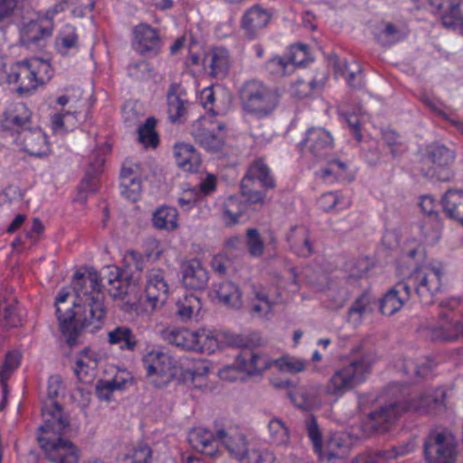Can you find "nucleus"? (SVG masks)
Segmentation results:
<instances>
[{
  "label": "nucleus",
  "instance_id": "nucleus-24",
  "mask_svg": "<svg viewBox=\"0 0 463 463\" xmlns=\"http://www.w3.org/2000/svg\"><path fill=\"white\" fill-rule=\"evenodd\" d=\"M234 364L236 368L250 375H258L272 365V361L263 354L251 349L241 350L236 356Z\"/></svg>",
  "mask_w": 463,
  "mask_h": 463
},
{
  "label": "nucleus",
  "instance_id": "nucleus-45",
  "mask_svg": "<svg viewBox=\"0 0 463 463\" xmlns=\"http://www.w3.org/2000/svg\"><path fill=\"white\" fill-rule=\"evenodd\" d=\"M99 360L100 355L97 352L90 348L83 349L75 363V374L81 379V373L88 374L90 370H95Z\"/></svg>",
  "mask_w": 463,
  "mask_h": 463
},
{
  "label": "nucleus",
  "instance_id": "nucleus-64",
  "mask_svg": "<svg viewBox=\"0 0 463 463\" xmlns=\"http://www.w3.org/2000/svg\"><path fill=\"white\" fill-rule=\"evenodd\" d=\"M290 67L289 62L288 59H285L283 57L276 56L272 59H270L266 63V70L273 75L277 76H285L287 75L289 71L288 68Z\"/></svg>",
  "mask_w": 463,
  "mask_h": 463
},
{
  "label": "nucleus",
  "instance_id": "nucleus-63",
  "mask_svg": "<svg viewBox=\"0 0 463 463\" xmlns=\"http://www.w3.org/2000/svg\"><path fill=\"white\" fill-rule=\"evenodd\" d=\"M272 364L278 366L280 371L288 373H298L305 370L303 361L292 357H282L272 361Z\"/></svg>",
  "mask_w": 463,
  "mask_h": 463
},
{
  "label": "nucleus",
  "instance_id": "nucleus-3",
  "mask_svg": "<svg viewBox=\"0 0 463 463\" xmlns=\"http://www.w3.org/2000/svg\"><path fill=\"white\" fill-rule=\"evenodd\" d=\"M374 361V356L369 352H364L350 359L347 364L335 371L326 384V393L341 396L364 383L371 373Z\"/></svg>",
  "mask_w": 463,
  "mask_h": 463
},
{
  "label": "nucleus",
  "instance_id": "nucleus-23",
  "mask_svg": "<svg viewBox=\"0 0 463 463\" xmlns=\"http://www.w3.org/2000/svg\"><path fill=\"white\" fill-rule=\"evenodd\" d=\"M167 114L172 123H183L188 115L185 91L177 83H172L166 92Z\"/></svg>",
  "mask_w": 463,
  "mask_h": 463
},
{
  "label": "nucleus",
  "instance_id": "nucleus-39",
  "mask_svg": "<svg viewBox=\"0 0 463 463\" xmlns=\"http://www.w3.org/2000/svg\"><path fill=\"white\" fill-rule=\"evenodd\" d=\"M203 61L208 63L214 77H224L229 71V52L224 48H213L204 55Z\"/></svg>",
  "mask_w": 463,
  "mask_h": 463
},
{
  "label": "nucleus",
  "instance_id": "nucleus-8",
  "mask_svg": "<svg viewBox=\"0 0 463 463\" xmlns=\"http://www.w3.org/2000/svg\"><path fill=\"white\" fill-rule=\"evenodd\" d=\"M442 278V267L429 263L411 269L403 281L410 287V290L412 291L413 288L422 304L430 305L436 294L441 289Z\"/></svg>",
  "mask_w": 463,
  "mask_h": 463
},
{
  "label": "nucleus",
  "instance_id": "nucleus-51",
  "mask_svg": "<svg viewBox=\"0 0 463 463\" xmlns=\"http://www.w3.org/2000/svg\"><path fill=\"white\" fill-rule=\"evenodd\" d=\"M305 427L307 436L312 442L314 451L319 457H322L324 453L323 436L316 418L313 416L308 417L305 421Z\"/></svg>",
  "mask_w": 463,
  "mask_h": 463
},
{
  "label": "nucleus",
  "instance_id": "nucleus-22",
  "mask_svg": "<svg viewBox=\"0 0 463 463\" xmlns=\"http://www.w3.org/2000/svg\"><path fill=\"white\" fill-rule=\"evenodd\" d=\"M140 165L126 160L120 173V191L129 201L136 202L141 192Z\"/></svg>",
  "mask_w": 463,
  "mask_h": 463
},
{
  "label": "nucleus",
  "instance_id": "nucleus-9",
  "mask_svg": "<svg viewBox=\"0 0 463 463\" xmlns=\"http://www.w3.org/2000/svg\"><path fill=\"white\" fill-rule=\"evenodd\" d=\"M103 279L108 284V293L114 301L122 302V309L129 312L136 308V298H132L138 278L120 270L116 266H107L103 269Z\"/></svg>",
  "mask_w": 463,
  "mask_h": 463
},
{
  "label": "nucleus",
  "instance_id": "nucleus-11",
  "mask_svg": "<svg viewBox=\"0 0 463 463\" xmlns=\"http://www.w3.org/2000/svg\"><path fill=\"white\" fill-rule=\"evenodd\" d=\"M162 335L168 344L184 350L210 353L217 345L216 339L204 329L190 331L184 327L166 328Z\"/></svg>",
  "mask_w": 463,
  "mask_h": 463
},
{
  "label": "nucleus",
  "instance_id": "nucleus-37",
  "mask_svg": "<svg viewBox=\"0 0 463 463\" xmlns=\"http://www.w3.org/2000/svg\"><path fill=\"white\" fill-rule=\"evenodd\" d=\"M351 443L349 439L341 433H335L328 439L326 447L324 448V453L320 458H326L328 461L338 458H345L350 452Z\"/></svg>",
  "mask_w": 463,
  "mask_h": 463
},
{
  "label": "nucleus",
  "instance_id": "nucleus-26",
  "mask_svg": "<svg viewBox=\"0 0 463 463\" xmlns=\"http://www.w3.org/2000/svg\"><path fill=\"white\" fill-rule=\"evenodd\" d=\"M182 283L186 288L194 290H203L206 288L209 280V275L202 263L192 259L182 264Z\"/></svg>",
  "mask_w": 463,
  "mask_h": 463
},
{
  "label": "nucleus",
  "instance_id": "nucleus-59",
  "mask_svg": "<svg viewBox=\"0 0 463 463\" xmlns=\"http://www.w3.org/2000/svg\"><path fill=\"white\" fill-rule=\"evenodd\" d=\"M275 455L269 450L247 449V452L239 459L241 463H274Z\"/></svg>",
  "mask_w": 463,
  "mask_h": 463
},
{
  "label": "nucleus",
  "instance_id": "nucleus-6",
  "mask_svg": "<svg viewBox=\"0 0 463 463\" xmlns=\"http://www.w3.org/2000/svg\"><path fill=\"white\" fill-rule=\"evenodd\" d=\"M239 97L242 109L258 118L269 115L279 101L277 89L257 80L245 81L240 89Z\"/></svg>",
  "mask_w": 463,
  "mask_h": 463
},
{
  "label": "nucleus",
  "instance_id": "nucleus-19",
  "mask_svg": "<svg viewBox=\"0 0 463 463\" xmlns=\"http://www.w3.org/2000/svg\"><path fill=\"white\" fill-rule=\"evenodd\" d=\"M434 14L439 15L441 24L447 29H463L462 3L449 0H429Z\"/></svg>",
  "mask_w": 463,
  "mask_h": 463
},
{
  "label": "nucleus",
  "instance_id": "nucleus-56",
  "mask_svg": "<svg viewBox=\"0 0 463 463\" xmlns=\"http://www.w3.org/2000/svg\"><path fill=\"white\" fill-rule=\"evenodd\" d=\"M246 245L250 256L259 258L264 251V241L257 229L250 228L246 232Z\"/></svg>",
  "mask_w": 463,
  "mask_h": 463
},
{
  "label": "nucleus",
  "instance_id": "nucleus-54",
  "mask_svg": "<svg viewBox=\"0 0 463 463\" xmlns=\"http://www.w3.org/2000/svg\"><path fill=\"white\" fill-rule=\"evenodd\" d=\"M294 403L305 411L312 410L319 405L318 398L312 390H300L291 396Z\"/></svg>",
  "mask_w": 463,
  "mask_h": 463
},
{
  "label": "nucleus",
  "instance_id": "nucleus-40",
  "mask_svg": "<svg viewBox=\"0 0 463 463\" xmlns=\"http://www.w3.org/2000/svg\"><path fill=\"white\" fill-rule=\"evenodd\" d=\"M160 45L157 31H134L133 47L142 54L156 53Z\"/></svg>",
  "mask_w": 463,
  "mask_h": 463
},
{
  "label": "nucleus",
  "instance_id": "nucleus-18",
  "mask_svg": "<svg viewBox=\"0 0 463 463\" xmlns=\"http://www.w3.org/2000/svg\"><path fill=\"white\" fill-rule=\"evenodd\" d=\"M331 134L322 128H311L300 143L302 154L309 153L316 158H325L333 148Z\"/></svg>",
  "mask_w": 463,
  "mask_h": 463
},
{
  "label": "nucleus",
  "instance_id": "nucleus-62",
  "mask_svg": "<svg viewBox=\"0 0 463 463\" xmlns=\"http://www.w3.org/2000/svg\"><path fill=\"white\" fill-rule=\"evenodd\" d=\"M400 367L402 373L408 376L415 375L418 377H424L431 371V365L430 364L425 363L419 364L411 359H404Z\"/></svg>",
  "mask_w": 463,
  "mask_h": 463
},
{
  "label": "nucleus",
  "instance_id": "nucleus-12",
  "mask_svg": "<svg viewBox=\"0 0 463 463\" xmlns=\"http://www.w3.org/2000/svg\"><path fill=\"white\" fill-rule=\"evenodd\" d=\"M269 189L275 187V180L263 159L255 160L241 183V194L250 203H262L265 194L256 189L257 184Z\"/></svg>",
  "mask_w": 463,
  "mask_h": 463
},
{
  "label": "nucleus",
  "instance_id": "nucleus-10",
  "mask_svg": "<svg viewBox=\"0 0 463 463\" xmlns=\"http://www.w3.org/2000/svg\"><path fill=\"white\" fill-rule=\"evenodd\" d=\"M142 364L146 375L153 378L157 387L168 384L177 373L174 358L161 347L147 349L143 354Z\"/></svg>",
  "mask_w": 463,
  "mask_h": 463
},
{
  "label": "nucleus",
  "instance_id": "nucleus-42",
  "mask_svg": "<svg viewBox=\"0 0 463 463\" xmlns=\"http://www.w3.org/2000/svg\"><path fill=\"white\" fill-rule=\"evenodd\" d=\"M214 292L220 302L226 306L240 308L242 306L241 293L232 281H222L215 286Z\"/></svg>",
  "mask_w": 463,
  "mask_h": 463
},
{
  "label": "nucleus",
  "instance_id": "nucleus-30",
  "mask_svg": "<svg viewBox=\"0 0 463 463\" xmlns=\"http://www.w3.org/2000/svg\"><path fill=\"white\" fill-rule=\"evenodd\" d=\"M329 60L332 61L335 73L345 77L351 88L360 90L364 86L363 70L355 61H341L335 53L329 56Z\"/></svg>",
  "mask_w": 463,
  "mask_h": 463
},
{
  "label": "nucleus",
  "instance_id": "nucleus-7",
  "mask_svg": "<svg viewBox=\"0 0 463 463\" xmlns=\"http://www.w3.org/2000/svg\"><path fill=\"white\" fill-rule=\"evenodd\" d=\"M422 453L426 463H456L458 440L450 430L433 428L423 439Z\"/></svg>",
  "mask_w": 463,
  "mask_h": 463
},
{
  "label": "nucleus",
  "instance_id": "nucleus-55",
  "mask_svg": "<svg viewBox=\"0 0 463 463\" xmlns=\"http://www.w3.org/2000/svg\"><path fill=\"white\" fill-rule=\"evenodd\" d=\"M270 439L277 445L286 444L289 440L288 428L284 422L277 418L272 419L269 424Z\"/></svg>",
  "mask_w": 463,
  "mask_h": 463
},
{
  "label": "nucleus",
  "instance_id": "nucleus-25",
  "mask_svg": "<svg viewBox=\"0 0 463 463\" xmlns=\"http://www.w3.org/2000/svg\"><path fill=\"white\" fill-rule=\"evenodd\" d=\"M411 296L410 287L403 280L399 281L380 300V311L383 315L392 316L404 306Z\"/></svg>",
  "mask_w": 463,
  "mask_h": 463
},
{
  "label": "nucleus",
  "instance_id": "nucleus-16",
  "mask_svg": "<svg viewBox=\"0 0 463 463\" xmlns=\"http://www.w3.org/2000/svg\"><path fill=\"white\" fill-rule=\"evenodd\" d=\"M169 291L170 287L164 269L153 268L146 271L145 297L153 310L166 302Z\"/></svg>",
  "mask_w": 463,
  "mask_h": 463
},
{
  "label": "nucleus",
  "instance_id": "nucleus-36",
  "mask_svg": "<svg viewBox=\"0 0 463 463\" xmlns=\"http://www.w3.org/2000/svg\"><path fill=\"white\" fill-rule=\"evenodd\" d=\"M201 310L202 302L195 294H186L176 302V316L184 322L198 321L201 317Z\"/></svg>",
  "mask_w": 463,
  "mask_h": 463
},
{
  "label": "nucleus",
  "instance_id": "nucleus-50",
  "mask_svg": "<svg viewBox=\"0 0 463 463\" xmlns=\"http://www.w3.org/2000/svg\"><path fill=\"white\" fill-rule=\"evenodd\" d=\"M122 463H151L152 449L146 444H137L123 455Z\"/></svg>",
  "mask_w": 463,
  "mask_h": 463
},
{
  "label": "nucleus",
  "instance_id": "nucleus-52",
  "mask_svg": "<svg viewBox=\"0 0 463 463\" xmlns=\"http://www.w3.org/2000/svg\"><path fill=\"white\" fill-rule=\"evenodd\" d=\"M370 298L366 294H362L350 307L347 313V320L353 324L361 322L362 317L370 311Z\"/></svg>",
  "mask_w": 463,
  "mask_h": 463
},
{
  "label": "nucleus",
  "instance_id": "nucleus-15",
  "mask_svg": "<svg viewBox=\"0 0 463 463\" xmlns=\"http://www.w3.org/2000/svg\"><path fill=\"white\" fill-rule=\"evenodd\" d=\"M427 158L432 163L430 177L440 182H450L454 178L452 165L455 161V152L444 145L434 143L428 146Z\"/></svg>",
  "mask_w": 463,
  "mask_h": 463
},
{
  "label": "nucleus",
  "instance_id": "nucleus-33",
  "mask_svg": "<svg viewBox=\"0 0 463 463\" xmlns=\"http://www.w3.org/2000/svg\"><path fill=\"white\" fill-rule=\"evenodd\" d=\"M108 343L128 352H134L138 345L137 335L127 326H118L109 331Z\"/></svg>",
  "mask_w": 463,
  "mask_h": 463
},
{
  "label": "nucleus",
  "instance_id": "nucleus-35",
  "mask_svg": "<svg viewBox=\"0 0 463 463\" xmlns=\"http://www.w3.org/2000/svg\"><path fill=\"white\" fill-rule=\"evenodd\" d=\"M17 299L6 291L0 292V321L6 328L20 325L21 319L17 312Z\"/></svg>",
  "mask_w": 463,
  "mask_h": 463
},
{
  "label": "nucleus",
  "instance_id": "nucleus-60",
  "mask_svg": "<svg viewBox=\"0 0 463 463\" xmlns=\"http://www.w3.org/2000/svg\"><path fill=\"white\" fill-rule=\"evenodd\" d=\"M124 268L122 270H127L128 274H133L134 271L141 272L144 269V258L141 253L136 250H128L123 259Z\"/></svg>",
  "mask_w": 463,
  "mask_h": 463
},
{
  "label": "nucleus",
  "instance_id": "nucleus-13",
  "mask_svg": "<svg viewBox=\"0 0 463 463\" xmlns=\"http://www.w3.org/2000/svg\"><path fill=\"white\" fill-rule=\"evenodd\" d=\"M402 413L404 411L400 402L380 405L367 414L364 430L368 435L383 434L391 430Z\"/></svg>",
  "mask_w": 463,
  "mask_h": 463
},
{
  "label": "nucleus",
  "instance_id": "nucleus-41",
  "mask_svg": "<svg viewBox=\"0 0 463 463\" xmlns=\"http://www.w3.org/2000/svg\"><path fill=\"white\" fill-rule=\"evenodd\" d=\"M178 212L175 207L160 206L152 216V223L158 230L175 231L178 227Z\"/></svg>",
  "mask_w": 463,
  "mask_h": 463
},
{
  "label": "nucleus",
  "instance_id": "nucleus-61",
  "mask_svg": "<svg viewBox=\"0 0 463 463\" xmlns=\"http://www.w3.org/2000/svg\"><path fill=\"white\" fill-rule=\"evenodd\" d=\"M402 260L410 265L412 266V269L416 267H419L420 265H427L428 263H425L426 260V250L425 248L422 245H417L416 247L403 252Z\"/></svg>",
  "mask_w": 463,
  "mask_h": 463
},
{
  "label": "nucleus",
  "instance_id": "nucleus-44",
  "mask_svg": "<svg viewBox=\"0 0 463 463\" xmlns=\"http://www.w3.org/2000/svg\"><path fill=\"white\" fill-rule=\"evenodd\" d=\"M247 294L252 300H258L259 303H251V310L259 316L267 315L272 308V303L269 300L268 295L261 287L250 283L247 288Z\"/></svg>",
  "mask_w": 463,
  "mask_h": 463
},
{
  "label": "nucleus",
  "instance_id": "nucleus-28",
  "mask_svg": "<svg viewBox=\"0 0 463 463\" xmlns=\"http://www.w3.org/2000/svg\"><path fill=\"white\" fill-rule=\"evenodd\" d=\"M446 392L437 390L434 394L423 393L410 400L402 401L404 412L428 413L443 405Z\"/></svg>",
  "mask_w": 463,
  "mask_h": 463
},
{
  "label": "nucleus",
  "instance_id": "nucleus-2",
  "mask_svg": "<svg viewBox=\"0 0 463 463\" xmlns=\"http://www.w3.org/2000/svg\"><path fill=\"white\" fill-rule=\"evenodd\" d=\"M188 441L192 447L210 457H215L223 446L236 459L247 452V440L242 434L229 435L225 430L219 429L213 434L211 430L203 428H195L190 431Z\"/></svg>",
  "mask_w": 463,
  "mask_h": 463
},
{
  "label": "nucleus",
  "instance_id": "nucleus-53",
  "mask_svg": "<svg viewBox=\"0 0 463 463\" xmlns=\"http://www.w3.org/2000/svg\"><path fill=\"white\" fill-rule=\"evenodd\" d=\"M287 59L290 67L305 66L312 60L308 47L303 43L292 44L288 49Z\"/></svg>",
  "mask_w": 463,
  "mask_h": 463
},
{
  "label": "nucleus",
  "instance_id": "nucleus-46",
  "mask_svg": "<svg viewBox=\"0 0 463 463\" xmlns=\"http://www.w3.org/2000/svg\"><path fill=\"white\" fill-rule=\"evenodd\" d=\"M51 35L52 31H23L20 42L27 49L35 52L45 47Z\"/></svg>",
  "mask_w": 463,
  "mask_h": 463
},
{
  "label": "nucleus",
  "instance_id": "nucleus-14",
  "mask_svg": "<svg viewBox=\"0 0 463 463\" xmlns=\"http://www.w3.org/2000/svg\"><path fill=\"white\" fill-rule=\"evenodd\" d=\"M41 433L37 439L49 461L52 463H79L80 451L74 443L61 437L52 439L47 436L49 433Z\"/></svg>",
  "mask_w": 463,
  "mask_h": 463
},
{
  "label": "nucleus",
  "instance_id": "nucleus-43",
  "mask_svg": "<svg viewBox=\"0 0 463 463\" xmlns=\"http://www.w3.org/2000/svg\"><path fill=\"white\" fill-rule=\"evenodd\" d=\"M104 159L100 158L95 165H90L87 170L86 175L83 178L80 187L78 199L84 203L87 200V194H93L98 189V175L101 173Z\"/></svg>",
  "mask_w": 463,
  "mask_h": 463
},
{
  "label": "nucleus",
  "instance_id": "nucleus-49",
  "mask_svg": "<svg viewBox=\"0 0 463 463\" xmlns=\"http://www.w3.org/2000/svg\"><path fill=\"white\" fill-rule=\"evenodd\" d=\"M244 212V205L237 196H230L223 204L222 219L226 225H232L238 222L239 218Z\"/></svg>",
  "mask_w": 463,
  "mask_h": 463
},
{
  "label": "nucleus",
  "instance_id": "nucleus-5",
  "mask_svg": "<svg viewBox=\"0 0 463 463\" xmlns=\"http://www.w3.org/2000/svg\"><path fill=\"white\" fill-rule=\"evenodd\" d=\"M65 395L64 385L59 375L48 380L47 395L43 402L42 415L43 424L38 428L40 432L61 435L69 427V416L64 413L60 399Z\"/></svg>",
  "mask_w": 463,
  "mask_h": 463
},
{
  "label": "nucleus",
  "instance_id": "nucleus-21",
  "mask_svg": "<svg viewBox=\"0 0 463 463\" xmlns=\"http://www.w3.org/2000/svg\"><path fill=\"white\" fill-rule=\"evenodd\" d=\"M191 134L197 144L210 152H218L224 145V136L216 134L213 124L207 120L194 122Z\"/></svg>",
  "mask_w": 463,
  "mask_h": 463
},
{
  "label": "nucleus",
  "instance_id": "nucleus-27",
  "mask_svg": "<svg viewBox=\"0 0 463 463\" xmlns=\"http://www.w3.org/2000/svg\"><path fill=\"white\" fill-rule=\"evenodd\" d=\"M446 307H449V313H440L439 325L430 327V330L434 339L451 341L463 335V323L450 316L453 308L450 302Z\"/></svg>",
  "mask_w": 463,
  "mask_h": 463
},
{
  "label": "nucleus",
  "instance_id": "nucleus-32",
  "mask_svg": "<svg viewBox=\"0 0 463 463\" xmlns=\"http://www.w3.org/2000/svg\"><path fill=\"white\" fill-rule=\"evenodd\" d=\"M441 205L448 218L463 226V190L449 189L441 197Z\"/></svg>",
  "mask_w": 463,
  "mask_h": 463
},
{
  "label": "nucleus",
  "instance_id": "nucleus-4",
  "mask_svg": "<svg viewBox=\"0 0 463 463\" xmlns=\"http://www.w3.org/2000/svg\"><path fill=\"white\" fill-rule=\"evenodd\" d=\"M53 76V69L47 60L37 57L17 61L7 76L9 83L18 85L17 92L29 94L46 84Z\"/></svg>",
  "mask_w": 463,
  "mask_h": 463
},
{
  "label": "nucleus",
  "instance_id": "nucleus-48",
  "mask_svg": "<svg viewBox=\"0 0 463 463\" xmlns=\"http://www.w3.org/2000/svg\"><path fill=\"white\" fill-rule=\"evenodd\" d=\"M127 379L115 376L112 380L99 381L96 385V394L100 401L109 402L112 398L113 392L125 388Z\"/></svg>",
  "mask_w": 463,
  "mask_h": 463
},
{
  "label": "nucleus",
  "instance_id": "nucleus-57",
  "mask_svg": "<svg viewBox=\"0 0 463 463\" xmlns=\"http://www.w3.org/2000/svg\"><path fill=\"white\" fill-rule=\"evenodd\" d=\"M324 80L325 77H323L319 81H317V80H312L309 81L298 80L292 87V93L298 99H304L309 96L313 92V90L317 89H321L324 85Z\"/></svg>",
  "mask_w": 463,
  "mask_h": 463
},
{
  "label": "nucleus",
  "instance_id": "nucleus-47",
  "mask_svg": "<svg viewBox=\"0 0 463 463\" xmlns=\"http://www.w3.org/2000/svg\"><path fill=\"white\" fill-rule=\"evenodd\" d=\"M156 120L155 118H148L145 124L137 128L138 141L145 147H156L159 142L158 135L155 130Z\"/></svg>",
  "mask_w": 463,
  "mask_h": 463
},
{
  "label": "nucleus",
  "instance_id": "nucleus-34",
  "mask_svg": "<svg viewBox=\"0 0 463 463\" xmlns=\"http://www.w3.org/2000/svg\"><path fill=\"white\" fill-rule=\"evenodd\" d=\"M287 240L290 249L300 257H309L313 253V246L310 241L309 232L305 227H292Z\"/></svg>",
  "mask_w": 463,
  "mask_h": 463
},
{
  "label": "nucleus",
  "instance_id": "nucleus-17",
  "mask_svg": "<svg viewBox=\"0 0 463 463\" xmlns=\"http://www.w3.org/2000/svg\"><path fill=\"white\" fill-rule=\"evenodd\" d=\"M72 285L77 298L76 301L81 302L103 298L101 277L93 269H90L86 272L76 271Z\"/></svg>",
  "mask_w": 463,
  "mask_h": 463
},
{
  "label": "nucleus",
  "instance_id": "nucleus-38",
  "mask_svg": "<svg viewBox=\"0 0 463 463\" xmlns=\"http://www.w3.org/2000/svg\"><path fill=\"white\" fill-rule=\"evenodd\" d=\"M271 19V14L259 5L247 9L241 17L242 29H263Z\"/></svg>",
  "mask_w": 463,
  "mask_h": 463
},
{
  "label": "nucleus",
  "instance_id": "nucleus-29",
  "mask_svg": "<svg viewBox=\"0 0 463 463\" xmlns=\"http://www.w3.org/2000/svg\"><path fill=\"white\" fill-rule=\"evenodd\" d=\"M17 141L34 156H42L48 150L47 137L39 127H28L17 137Z\"/></svg>",
  "mask_w": 463,
  "mask_h": 463
},
{
  "label": "nucleus",
  "instance_id": "nucleus-20",
  "mask_svg": "<svg viewBox=\"0 0 463 463\" xmlns=\"http://www.w3.org/2000/svg\"><path fill=\"white\" fill-rule=\"evenodd\" d=\"M32 112L23 102L11 104L4 112L1 126L17 137L28 127L32 126Z\"/></svg>",
  "mask_w": 463,
  "mask_h": 463
},
{
  "label": "nucleus",
  "instance_id": "nucleus-1",
  "mask_svg": "<svg viewBox=\"0 0 463 463\" xmlns=\"http://www.w3.org/2000/svg\"><path fill=\"white\" fill-rule=\"evenodd\" d=\"M106 317L103 298L89 301H76L73 308H57L60 330L70 346L80 344L83 330L94 332L100 329Z\"/></svg>",
  "mask_w": 463,
  "mask_h": 463
},
{
  "label": "nucleus",
  "instance_id": "nucleus-58",
  "mask_svg": "<svg viewBox=\"0 0 463 463\" xmlns=\"http://www.w3.org/2000/svg\"><path fill=\"white\" fill-rule=\"evenodd\" d=\"M416 443L413 439H409L403 444L394 446L389 449H383L385 457L386 463L396 460L404 457L415 450Z\"/></svg>",
  "mask_w": 463,
  "mask_h": 463
},
{
  "label": "nucleus",
  "instance_id": "nucleus-31",
  "mask_svg": "<svg viewBox=\"0 0 463 463\" xmlns=\"http://www.w3.org/2000/svg\"><path fill=\"white\" fill-rule=\"evenodd\" d=\"M174 156L178 167L185 172H197L201 165V156L191 144H176L174 146Z\"/></svg>",
  "mask_w": 463,
  "mask_h": 463
}]
</instances>
